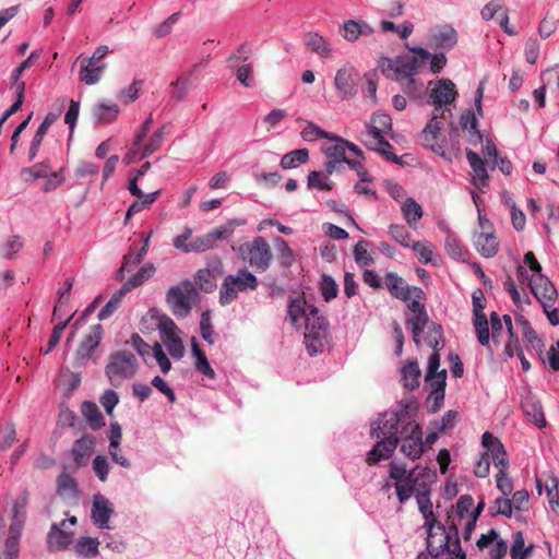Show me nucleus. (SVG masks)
<instances>
[{
	"mask_svg": "<svg viewBox=\"0 0 559 559\" xmlns=\"http://www.w3.org/2000/svg\"><path fill=\"white\" fill-rule=\"evenodd\" d=\"M460 124L463 131H466L468 133L469 143L476 145L483 142V135L478 130L477 118L472 110H467L462 114L460 118Z\"/></svg>",
	"mask_w": 559,
	"mask_h": 559,
	"instance_id": "obj_29",
	"label": "nucleus"
},
{
	"mask_svg": "<svg viewBox=\"0 0 559 559\" xmlns=\"http://www.w3.org/2000/svg\"><path fill=\"white\" fill-rule=\"evenodd\" d=\"M399 444L401 453L412 461L424 454L423 429L417 419L402 435Z\"/></svg>",
	"mask_w": 559,
	"mask_h": 559,
	"instance_id": "obj_14",
	"label": "nucleus"
},
{
	"mask_svg": "<svg viewBox=\"0 0 559 559\" xmlns=\"http://www.w3.org/2000/svg\"><path fill=\"white\" fill-rule=\"evenodd\" d=\"M403 90L412 100H421L427 94L424 82L415 76L404 81Z\"/></svg>",
	"mask_w": 559,
	"mask_h": 559,
	"instance_id": "obj_42",
	"label": "nucleus"
},
{
	"mask_svg": "<svg viewBox=\"0 0 559 559\" xmlns=\"http://www.w3.org/2000/svg\"><path fill=\"white\" fill-rule=\"evenodd\" d=\"M67 521L63 520L60 526L57 524L51 526L48 533V544L51 548L57 550L66 549L72 543L73 533L64 530Z\"/></svg>",
	"mask_w": 559,
	"mask_h": 559,
	"instance_id": "obj_27",
	"label": "nucleus"
},
{
	"mask_svg": "<svg viewBox=\"0 0 559 559\" xmlns=\"http://www.w3.org/2000/svg\"><path fill=\"white\" fill-rule=\"evenodd\" d=\"M280 263L284 267H289L294 262V253L288 243L281 237L273 239Z\"/></svg>",
	"mask_w": 559,
	"mask_h": 559,
	"instance_id": "obj_43",
	"label": "nucleus"
},
{
	"mask_svg": "<svg viewBox=\"0 0 559 559\" xmlns=\"http://www.w3.org/2000/svg\"><path fill=\"white\" fill-rule=\"evenodd\" d=\"M371 243L366 240L358 241L354 247V258L360 266H368L373 263L369 248Z\"/></svg>",
	"mask_w": 559,
	"mask_h": 559,
	"instance_id": "obj_47",
	"label": "nucleus"
},
{
	"mask_svg": "<svg viewBox=\"0 0 559 559\" xmlns=\"http://www.w3.org/2000/svg\"><path fill=\"white\" fill-rule=\"evenodd\" d=\"M391 130V117L384 112H376L362 134V142L372 151L381 154L386 160L401 164L400 158L392 152L393 146L384 138Z\"/></svg>",
	"mask_w": 559,
	"mask_h": 559,
	"instance_id": "obj_4",
	"label": "nucleus"
},
{
	"mask_svg": "<svg viewBox=\"0 0 559 559\" xmlns=\"http://www.w3.org/2000/svg\"><path fill=\"white\" fill-rule=\"evenodd\" d=\"M466 158L473 170L472 183L477 187L480 192H484V189L489 185V175L485 162L472 150L466 151Z\"/></svg>",
	"mask_w": 559,
	"mask_h": 559,
	"instance_id": "obj_19",
	"label": "nucleus"
},
{
	"mask_svg": "<svg viewBox=\"0 0 559 559\" xmlns=\"http://www.w3.org/2000/svg\"><path fill=\"white\" fill-rule=\"evenodd\" d=\"M361 159H364L361 150L352 143V170H355L359 177V180L354 185V191L366 200L374 202L377 200V191L372 177L360 165Z\"/></svg>",
	"mask_w": 559,
	"mask_h": 559,
	"instance_id": "obj_11",
	"label": "nucleus"
},
{
	"mask_svg": "<svg viewBox=\"0 0 559 559\" xmlns=\"http://www.w3.org/2000/svg\"><path fill=\"white\" fill-rule=\"evenodd\" d=\"M259 286L258 278L251 272L241 269L235 275H227L219 290V302L225 306L233 302L239 293L255 290Z\"/></svg>",
	"mask_w": 559,
	"mask_h": 559,
	"instance_id": "obj_7",
	"label": "nucleus"
},
{
	"mask_svg": "<svg viewBox=\"0 0 559 559\" xmlns=\"http://www.w3.org/2000/svg\"><path fill=\"white\" fill-rule=\"evenodd\" d=\"M23 247L20 236H12L4 245L0 247V253L5 259H12Z\"/></svg>",
	"mask_w": 559,
	"mask_h": 559,
	"instance_id": "obj_62",
	"label": "nucleus"
},
{
	"mask_svg": "<svg viewBox=\"0 0 559 559\" xmlns=\"http://www.w3.org/2000/svg\"><path fill=\"white\" fill-rule=\"evenodd\" d=\"M401 210L405 221L411 226L416 225L424 214L421 206L413 198H407Z\"/></svg>",
	"mask_w": 559,
	"mask_h": 559,
	"instance_id": "obj_40",
	"label": "nucleus"
},
{
	"mask_svg": "<svg viewBox=\"0 0 559 559\" xmlns=\"http://www.w3.org/2000/svg\"><path fill=\"white\" fill-rule=\"evenodd\" d=\"M515 323L521 328L523 338L531 345L537 341V334L532 328L530 321L522 314L515 316Z\"/></svg>",
	"mask_w": 559,
	"mask_h": 559,
	"instance_id": "obj_61",
	"label": "nucleus"
},
{
	"mask_svg": "<svg viewBox=\"0 0 559 559\" xmlns=\"http://www.w3.org/2000/svg\"><path fill=\"white\" fill-rule=\"evenodd\" d=\"M440 354L432 353L428 358L425 381L430 389V393L435 395L436 401H443L444 390L447 385V370L439 371Z\"/></svg>",
	"mask_w": 559,
	"mask_h": 559,
	"instance_id": "obj_13",
	"label": "nucleus"
},
{
	"mask_svg": "<svg viewBox=\"0 0 559 559\" xmlns=\"http://www.w3.org/2000/svg\"><path fill=\"white\" fill-rule=\"evenodd\" d=\"M546 493L549 499L550 507L554 512H559V487L557 478H551L549 483L546 484Z\"/></svg>",
	"mask_w": 559,
	"mask_h": 559,
	"instance_id": "obj_64",
	"label": "nucleus"
},
{
	"mask_svg": "<svg viewBox=\"0 0 559 559\" xmlns=\"http://www.w3.org/2000/svg\"><path fill=\"white\" fill-rule=\"evenodd\" d=\"M302 44L312 53L322 59L332 58L331 44L317 32H307L304 34Z\"/></svg>",
	"mask_w": 559,
	"mask_h": 559,
	"instance_id": "obj_23",
	"label": "nucleus"
},
{
	"mask_svg": "<svg viewBox=\"0 0 559 559\" xmlns=\"http://www.w3.org/2000/svg\"><path fill=\"white\" fill-rule=\"evenodd\" d=\"M426 549L430 551L432 559H439L444 552L448 556L451 554V545L447 544V537L440 531L427 534Z\"/></svg>",
	"mask_w": 559,
	"mask_h": 559,
	"instance_id": "obj_28",
	"label": "nucleus"
},
{
	"mask_svg": "<svg viewBox=\"0 0 559 559\" xmlns=\"http://www.w3.org/2000/svg\"><path fill=\"white\" fill-rule=\"evenodd\" d=\"M127 295V292L121 287L119 290L114 293L111 298L107 301V304L100 309L98 313V320L103 321L109 318L120 306L123 297Z\"/></svg>",
	"mask_w": 559,
	"mask_h": 559,
	"instance_id": "obj_44",
	"label": "nucleus"
},
{
	"mask_svg": "<svg viewBox=\"0 0 559 559\" xmlns=\"http://www.w3.org/2000/svg\"><path fill=\"white\" fill-rule=\"evenodd\" d=\"M103 332L104 330L100 324L92 326L91 332L82 340L75 352L74 366L82 367L92 358L94 350L98 347L103 338Z\"/></svg>",
	"mask_w": 559,
	"mask_h": 559,
	"instance_id": "obj_16",
	"label": "nucleus"
},
{
	"mask_svg": "<svg viewBox=\"0 0 559 559\" xmlns=\"http://www.w3.org/2000/svg\"><path fill=\"white\" fill-rule=\"evenodd\" d=\"M197 295L191 282L186 281L177 286H171L166 295V301L177 318H186L191 309V298Z\"/></svg>",
	"mask_w": 559,
	"mask_h": 559,
	"instance_id": "obj_10",
	"label": "nucleus"
},
{
	"mask_svg": "<svg viewBox=\"0 0 559 559\" xmlns=\"http://www.w3.org/2000/svg\"><path fill=\"white\" fill-rule=\"evenodd\" d=\"M530 288L542 306L545 304L557 302V289L547 276H538L536 283H530Z\"/></svg>",
	"mask_w": 559,
	"mask_h": 559,
	"instance_id": "obj_20",
	"label": "nucleus"
},
{
	"mask_svg": "<svg viewBox=\"0 0 559 559\" xmlns=\"http://www.w3.org/2000/svg\"><path fill=\"white\" fill-rule=\"evenodd\" d=\"M384 284L392 296L404 301L412 298V293L415 294L416 297L423 295L421 288L408 287L405 281L394 272L385 274Z\"/></svg>",
	"mask_w": 559,
	"mask_h": 559,
	"instance_id": "obj_17",
	"label": "nucleus"
},
{
	"mask_svg": "<svg viewBox=\"0 0 559 559\" xmlns=\"http://www.w3.org/2000/svg\"><path fill=\"white\" fill-rule=\"evenodd\" d=\"M438 531L443 533L447 537V544L451 545V551H461L463 550L461 547L460 536H459V527L455 523L449 524L448 526L441 524L438 526Z\"/></svg>",
	"mask_w": 559,
	"mask_h": 559,
	"instance_id": "obj_49",
	"label": "nucleus"
},
{
	"mask_svg": "<svg viewBox=\"0 0 559 559\" xmlns=\"http://www.w3.org/2000/svg\"><path fill=\"white\" fill-rule=\"evenodd\" d=\"M330 132L324 131L318 124L307 121L305 128L301 130L300 135L305 141L312 142L318 139H325L330 136Z\"/></svg>",
	"mask_w": 559,
	"mask_h": 559,
	"instance_id": "obj_54",
	"label": "nucleus"
},
{
	"mask_svg": "<svg viewBox=\"0 0 559 559\" xmlns=\"http://www.w3.org/2000/svg\"><path fill=\"white\" fill-rule=\"evenodd\" d=\"M455 84L450 79H440L429 91L428 104L433 106V115L442 116L444 109L453 104L457 97Z\"/></svg>",
	"mask_w": 559,
	"mask_h": 559,
	"instance_id": "obj_12",
	"label": "nucleus"
},
{
	"mask_svg": "<svg viewBox=\"0 0 559 559\" xmlns=\"http://www.w3.org/2000/svg\"><path fill=\"white\" fill-rule=\"evenodd\" d=\"M405 324L412 332L415 345L419 347L421 345V334L430 324L427 311L406 314Z\"/></svg>",
	"mask_w": 559,
	"mask_h": 559,
	"instance_id": "obj_26",
	"label": "nucleus"
},
{
	"mask_svg": "<svg viewBox=\"0 0 559 559\" xmlns=\"http://www.w3.org/2000/svg\"><path fill=\"white\" fill-rule=\"evenodd\" d=\"M98 545L97 538L81 537L75 545V550L87 558H94L98 555Z\"/></svg>",
	"mask_w": 559,
	"mask_h": 559,
	"instance_id": "obj_45",
	"label": "nucleus"
},
{
	"mask_svg": "<svg viewBox=\"0 0 559 559\" xmlns=\"http://www.w3.org/2000/svg\"><path fill=\"white\" fill-rule=\"evenodd\" d=\"M79 60L81 61V69L79 73V78L82 82H84L87 85L96 84L102 76L103 71L106 68V63L94 61L90 58L79 57Z\"/></svg>",
	"mask_w": 559,
	"mask_h": 559,
	"instance_id": "obj_25",
	"label": "nucleus"
},
{
	"mask_svg": "<svg viewBox=\"0 0 559 559\" xmlns=\"http://www.w3.org/2000/svg\"><path fill=\"white\" fill-rule=\"evenodd\" d=\"M486 302L483 296L473 295V323L477 340L484 347L490 349L489 323L484 312Z\"/></svg>",
	"mask_w": 559,
	"mask_h": 559,
	"instance_id": "obj_15",
	"label": "nucleus"
},
{
	"mask_svg": "<svg viewBox=\"0 0 559 559\" xmlns=\"http://www.w3.org/2000/svg\"><path fill=\"white\" fill-rule=\"evenodd\" d=\"M389 235L393 240H395L400 246L404 248H411L413 245L412 236L403 225H390Z\"/></svg>",
	"mask_w": 559,
	"mask_h": 559,
	"instance_id": "obj_50",
	"label": "nucleus"
},
{
	"mask_svg": "<svg viewBox=\"0 0 559 559\" xmlns=\"http://www.w3.org/2000/svg\"><path fill=\"white\" fill-rule=\"evenodd\" d=\"M192 353L195 357V369L209 379H215V371L211 367L205 353L200 348L195 337L192 338Z\"/></svg>",
	"mask_w": 559,
	"mask_h": 559,
	"instance_id": "obj_34",
	"label": "nucleus"
},
{
	"mask_svg": "<svg viewBox=\"0 0 559 559\" xmlns=\"http://www.w3.org/2000/svg\"><path fill=\"white\" fill-rule=\"evenodd\" d=\"M162 342L173 358L180 359L183 357L185 346L181 338L178 335L165 337L162 340Z\"/></svg>",
	"mask_w": 559,
	"mask_h": 559,
	"instance_id": "obj_57",
	"label": "nucleus"
},
{
	"mask_svg": "<svg viewBox=\"0 0 559 559\" xmlns=\"http://www.w3.org/2000/svg\"><path fill=\"white\" fill-rule=\"evenodd\" d=\"M423 333H425L424 341L433 349L432 353L439 354V350L444 347L442 326L436 322H430Z\"/></svg>",
	"mask_w": 559,
	"mask_h": 559,
	"instance_id": "obj_31",
	"label": "nucleus"
},
{
	"mask_svg": "<svg viewBox=\"0 0 559 559\" xmlns=\"http://www.w3.org/2000/svg\"><path fill=\"white\" fill-rule=\"evenodd\" d=\"M522 409L525 416L538 428L546 427V418L543 412L542 403L536 396L527 393L522 399Z\"/></svg>",
	"mask_w": 559,
	"mask_h": 559,
	"instance_id": "obj_24",
	"label": "nucleus"
},
{
	"mask_svg": "<svg viewBox=\"0 0 559 559\" xmlns=\"http://www.w3.org/2000/svg\"><path fill=\"white\" fill-rule=\"evenodd\" d=\"M411 249L414 250L418 260L423 264H429L433 261L435 247L429 241H413Z\"/></svg>",
	"mask_w": 559,
	"mask_h": 559,
	"instance_id": "obj_46",
	"label": "nucleus"
},
{
	"mask_svg": "<svg viewBox=\"0 0 559 559\" xmlns=\"http://www.w3.org/2000/svg\"><path fill=\"white\" fill-rule=\"evenodd\" d=\"M540 80L551 92H559V63L543 71Z\"/></svg>",
	"mask_w": 559,
	"mask_h": 559,
	"instance_id": "obj_53",
	"label": "nucleus"
},
{
	"mask_svg": "<svg viewBox=\"0 0 559 559\" xmlns=\"http://www.w3.org/2000/svg\"><path fill=\"white\" fill-rule=\"evenodd\" d=\"M417 419V407L408 403H401L396 409H389L380 414L371 425V435L377 443L367 454L368 464H376L390 459L397 448L402 435Z\"/></svg>",
	"mask_w": 559,
	"mask_h": 559,
	"instance_id": "obj_1",
	"label": "nucleus"
},
{
	"mask_svg": "<svg viewBox=\"0 0 559 559\" xmlns=\"http://www.w3.org/2000/svg\"><path fill=\"white\" fill-rule=\"evenodd\" d=\"M320 290L325 301H330L336 297L338 287L330 275H323L320 283Z\"/></svg>",
	"mask_w": 559,
	"mask_h": 559,
	"instance_id": "obj_63",
	"label": "nucleus"
},
{
	"mask_svg": "<svg viewBox=\"0 0 559 559\" xmlns=\"http://www.w3.org/2000/svg\"><path fill=\"white\" fill-rule=\"evenodd\" d=\"M474 246L477 252L486 259L493 258L499 251V240L493 230L480 231L474 236Z\"/></svg>",
	"mask_w": 559,
	"mask_h": 559,
	"instance_id": "obj_21",
	"label": "nucleus"
},
{
	"mask_svg": "<svg viewBox=\"0 0 559 559\" xmlns=\"http://www.w3.org/2000/svg\"><path fill=\"white\" fill-rule=\"evenodd\" d=\"M404 388L413 391L419 386L421 372L416 360L407 361L401 369Z\"/></svg>",
	"mask_w": 559,
	"mask_h": 559,
	"instance_id": "obj_30",
	"label": "nucleus"
},
{
	"mask_svg": "<svg viewBox=\"0 0 559 559\" xmlns=\"http://www.w3.org/2000/svg\"><path fill=\"white\" fill-rule=\"evenodd\" d=\"M347 148H349V141L333 133L322 143L321 151L326 157L324 166L326 174L338 171L344 164H349V159L346 157Z\"/></svg>",
	"mask_w": 559,
	"mask_h": 559,
	"instance_id": "obj_9",
	"label": "nucleus"
},
{
	"mask_svg": "<svg viewBox=\"0 0 559 559\" xmlns=\"http://www.w3.org/2000/svg\"><path fill=\"white\" fill-rule=\"evenodd\" d=\"M334 86L340 93L342 99H346L349 95V70L346 66H343L336 72L334 78Z\"/></svg>",
	"mask_w": 559,
	"mask_h": 559,
	"instance_id": "obj_48",
	"label": "nucleus"
},
{
	"mask_svg": "<svg viewBox=\"0 0 559 559\" xmlns=\"http://www.w3.org/2000/svg\"><path fill=\"white\" fill-rule=\"evenodd\" d=\"M406 48L413 55H401L394 59L388 57L380 59L379 68L385 78L401 83L414 78L430 57V51L423 47L406 45Z\"/></svg>",
	"mask_w": 559,
	"mask_h": 559,
	"instance_id": "obj_3",
	"label": "nucleus"
},
{
	"mask_svg": "<svg viewBox=\"0 0 559 559\" xmlns=\"http://www.w3.org/2000/svg\"><path fill=\"white\" fill-rule=\"evenodd\" d=\"M114 509L109 501L102 495H95L92 507V520L100 528H110L108 525Z\"/></svg>",
	"mask_w": 559,
	"mask_h": 559,
	"instance_id": "obj_22",
	"label": "nucleus"
},
{
	"mask_svg": "<svg viewBox=\"0 0 559 559\" xmlns=\"http://www.w3.org/2000/svg\"><path fill=\"white\" fill-rule=\"evenodd\" d=\"M305 344L308 353L313 356L320 353L328 342V321L317 308H310L305 321Z\"/></svg>",
	"mask_w": 559,
	"mask_h": 559,
	"instance_id": "obj_6",
	"label": "nucleus"
},
{
	"mask_svg": "<svg viewBox=\"0 0 559 559\" xmlns=\"http://www.w3.org/2000/svg\"><path fill=\"white\" fill-rule=\"evenodd\" d=\"M51 165L49 159H45L31 167L22 169L23 175H27L32 179L48 178L51 171Z\"/></svg>",
	"mask_w": 559,
	"mask_h": 559,
	"instance_id": "obj_51",
	"label": "nucleus"
},
{
	"mask_svg": "<svg viewBox=\"0 0 559 559\" xmlns=\"http://www.w3.org/2000/svg\"><path fill=\"white\" fill-rule=\"evenodd\" d=\"M239 254L257 272H265L273 260V252L269 242L261 236L245 242L239 247Z\"/></svg>",
	"mask_w": 559,
	"mask_h": 559,
	"instance_id": "obj_8",
	"label": "nucleus"
},
{
	"mask_svg": "<svg viewBox=\"0 0 559 559\" xmlns=\"http://www.w3.org/2000/svg\"><path fill=\"white\" fill-rule=\"evenodd\" d=\"M155 272V266L152 263L143 265L135 274H133L121 287L127 292L141 286L146 282Z\"/></svg>",
	"mask_w": 559,
	"mask_h": 559,
	"instance_id": "obj_35",
	"label": "nucleus"
},
{
	"mask_svg": "<svg viewBox=\"0 0 559 559\" xmlns=\"http://www.w3.org/2000/svg\"><path fill=\"white\" fill-rule=\"evenodd\" d=\"M390 477L395 481V491L400 503L406 502L415 493L418 509L424 518L431 515L430 500L431 485L436 473L427 466L417 465L407 471L405 465L391 462L389 464Z\"/></svg>",
	"mask_w": 559,
	"mask_h": 559,
	"instance_id": "obj_2",
	"label": "nucleus"
},
{
	"mask_svg": "<svg viewBox=\"0 0 559 559\" xmlns=\"http://www.w3.org/2000/svg\"><path fill=\"white\" fill-rule=\"evenodd\" d=\"M94 445L92 437H82L74 442L72 448V455L75 464L82 466L85 464L86 459L90 456Z\"/></svg>",
	"mask_w": 559,
	"mask_h": 559,
	"instance_id": "obj_33",
	"label": "nucleus"
},
{
	"mask_svg": "<svg viewBox=\"0 0 559 559\" xmlns=\"http://www.w3.org/2000/svg\"><path fill=\"white\" fill-rule=\"evenodd\" d=\"M490 463L498 468V472H507L509 468L508 454L503 445L489 453Z\"/></svg>",
	"mask_w": 559,
	"mask_h": 559,
	"instance_id": "obj_60",
	"label": "nucleus"
},
{
	"mask_svg": "<svg viewBox=\"0 0 559 559\" xmlns=\"http://www.w3.org/2000/svg\"><path fill=\"white\" fill-rule=\"evenodd\" d=\"M474 508V499L469 495H463L459 498L456 503V515L460 521L469 519Z\"/></svg>",
	"mask_w": 559,
	"mask_h": 559,
	"instance_id": "obj_59",
	"label": "nucleus"
},
{
	"mask_svg": "<svg viewBox=\"0 0 559 559\" xmlns=\"http://www.w3.org/2000/svg\"><path fill=\"white\" fill-rule=\"evenodd\" d=\"M139 369L138 359L131 352L116 350L108 357L105 374L109 383L119 388L126 380L132 379Z\"/></svg>",
	"mask_w": 559,
	"mask_h": 559,
	"instance_id": "obj_5",
	"label": "nucleus"
},
{
	"mask_svg": "<svg viewBox=\"0 0 559 559\" xmlns=\"http://www.w3.org/2000/svg\"><path fill=\"white\" fill-rule=\"evenodd\" d=\"M164 136H165V128L164 127L158 128L153 133V135L150 138L148 143L143 145L141 158L147 157V156L152 155L154 152H156L157 150H159V147L162 146V144L164 142Z\"/></svg>",
	"mask_w": 559,
	"mask_h": 559,
	"instance_id": "obj_52",
	"label": "nucleus"
},
{
	"mask_svg": "<svg viewBox=\"0 0 559 559\" xmlns=\"http://www.w3.org/2000/svg\"><path fill=\"white\" fill-rule=\"evenodd\" d=\"M310 308L311 307L307 306L306 300L301 297L292 300L288 307V314L293 325L299 326L300 321L304 318L306 319Z\"/></svg>",
	"mask_w": 559,
	"mask_h": 559,
	"instance_id": "obj_39",
	"label": "nucleus"
},
{
	"mask_svg": "<svg viewBox=\"0 0 559 559\" xmlns=\"http://www.w3.org/2000/svg\"><path fill=\"white\" fill-rule=\"evenodd\" d=\"M503 288L506 292L509 293L512 301L515 306L520 307L522 304L530 305L531 299L527 295H525L523 298L518 289V286L511 275H508L507 280L503 282Z\"/></svg>",
	"mask_w": 559,
	"mask_h": 559,
	"instance_id": "obj_55",
	"label": "nucleus"
},
{
	"mask_svg": "<svg viewBox=\"0 0 559 559\" xmlns=\"http://www.w3.org/2000/svg\"><path fill=\"white\" fill-rule=\"evenodd\" d=\"M457 44V33L450 24L438 26L431 32L430 46L436 50L450 51Z\"/></svg>",
	"mask_w": 559,
	"mask_h": 559,
	"instance_id": "obj_18",
	"label": "nucleus"
},
{
	"mask_svg": "<svg viewBox=\"0 0 559 559\" xmlns=\"http://www.w3.org/2000/svg\"><path fill=\"white\" fill-rule=\"evenodd\" d=\"M445 249L449 255L455 260H465L468 251L461 240L451 230H447Z\"/></svg>",
	"mask_w": 559,
	"mask_h": 559,
	"instance_id": "obj_36",
	"label": "nucleus"
},
{
	"mask_svg": "<svg viewBox=\"0 0 559 559\" xmlns=\"http://www.w3.org/2000/svg\"><path fill=\"white\" fill-rule=\"evenodd\" d=\"M309 159V152L307 148H298L283 155L281 166L284 169L296 168Z\"/></svg>",
	"mask_w": 559,
	"mask_h": 559,
	"instance_id": "obj_37",
	"label": "nucleus"
},
{
	"mask_svg": "<svg viewBox=\"0 0 559 559\" xmlns=\"http://www.w3.org/2000/svg\"><path fill=\"white\" fill-rule=\"evenodd\" d=\"M330 174H323L321 171H310L308 175V188L318 190H331L332 183L328 181Z\"/></svg>",
	"mask_w": 559,
	"mask_h": 559,
	"instance_id": "obj_56",
	"label": "nucleus"
},
{
	"mask_svg": "<svg viewBox=\"0 0 559 559\" xmlns=\"http://www.w3.org/2000/svg\"><path fill=\"white\" fill-rule=\"evenodd\" d=\"M438 118L439 116L435 114L421 132L420 142L425 147L437 142L438 134L441 129V122Z\"/></svg>",
	"mask_w": 559,
	"mask_h": 559,
	"instance_id": "obj_41",
	"label": "nucleus"
},
{
	"mask_svg": "<svg viewBox=\"0 0 559 559\" xmlns=\"http://www.w3.org/2000/svg\"><path fill=\"white\" fill-rule=\"evenodd\" d=\"M82 413L92 429H98L104 425L103 414L95 403L85 401L82 404Z\"/></svg>",
	"mask_w": 559,
	"mask_h": 559,
	"instance_id": "obj_38",
	"label": "nucleus"
},
{
	"mask_svg": "<svg viewBox=\"0 0 559 559\" xmlns=\"http://www.w3.org/2000/svg\"><path fill=\"white\" fill-rule=\"evenodd\" d=\"M540 51V43L535 36L528 37L524 47L525 61L530 64H535L538 60Z\"/></svg>",
	"mask_w": 559,
	"mask_h": 559,
	"instance_id": "obj_58",
	"label": "nucleus"
},
{
	"mask_svg": "<svg viewBox=\"0 0 559 559\" xmlns=\"http://www.w3.org/2000/svg\"><path fill=\"white\" fill-rule=\"evenodd\" d=\"M119 106L117 104L98 103L93 107V117L97 123H109L117 119Z\"/></svg>",
	"mask_w": 559,
	"mask_h": 559,
	"instance_id": "obj_32",
	"label": "nucleus"
}]
</instances>
